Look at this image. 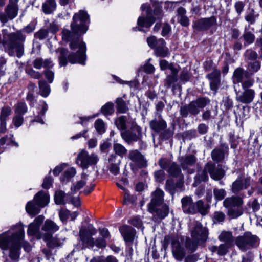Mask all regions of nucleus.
I'll use <instances>...</instances> for the list:
<instances>
[{"label":"nucleus","instance_id":"47","mask_svg":"<svg viewBox=\"0 0 262 262\" xmlns=\"http://www.w3.org/2000/svg\"><path fill=\"white\" fill-rule=\"evenodd\" d=\"M76 173L75 168L70 167L65 171L63 176L61 178L62 181H68L71 178L73 177Z\"/></svg>","mask_w":262,"mask_h":262},{"label":"nucleus","instance_id":"20","mask_svg":"<svg viewBox=\"0 0 262 262\" xmlns=\"http://www.w3.org/2000/svg\"><path fill=\"white\" fill-rule=\"evenodd\" d=\"M255 94V91L252 89L245 90L242 94L237 96L236 98L237 101L239 102L249 104L253 101Z\"/></svg>","mask_w":262,"mask_h":262},{"label":"nucleus","instance_id":"38","mask_svg":"<svg viewBox=\"0 0 262 262\" xmlns=\"http://www.w3.org/2000/svg\"><path fill=\"white\" fill-rule=\"evenodd\" d=\"M228 208L227 214L231 219H236L241 216L243 213L242 206Z\"/></svg>","mask_w":262,"mask_h":262},{"label":"nucleus","instance_id":"61","mask_svg":"<svg viewBox=\"0 0 262 262\" xmlns=\"http://www.w3.org/2000/svg\"><path fill=\"white\" fill-rule=\"evenodd\" d=\"M155 178L156 181L161 182L165 179V172L163 170H159L155 172Z\"/></svg>","mask_w":262,"mask_h":262},{"label":"nucleus","instance_id":"17","mask_svg":"<svg viewBox=\"0 0 262 262\" xmlns=\"http://www.w3.org/2000/svg\"><path fill=\"white\" fill-rule=\"evenodd\" d=\"M119 231L126 243H130L135 238V230L132 227L124 225L121 227Z\"/></svg>","mask_w":262,"mask_h":262},{"label":"nucleus","instance_id":"40","mask_svg":"<svg viewBox=\"0 0 262 262\" xmlns=\"http://www.w3.org/2000/svg\"><path fill=\"white\" fill-rule=\"evenodd\" d=\"M39 88L40 95L44 97H47L50 93V86L45 81H39Z\"/></svg>","mask_w":262,"mask_h":262},{"label":"nucleus","instance_id":"58","mask_svg":"<svg viewBox=\"0 0 262 262\" xmlns=\"http://www.w3.org/2000/svg\"><path fill=\"white\" fill-rule=\"evenodd\" d=\"M225 218V214L221 211L215 212L213 214V220L214 222H223Z\"/></svg>","mask_w":262,"mask_h":262},{"label":"nucleus","instance_id":"37","mask_svg":"<svg viewBox=\"0 0 262 262\" xmlns=\"http://www.w3.org/2000/svg\"><path fill=\"white\" fill-rule=\"evenodd\" d=\"M67 194L62 190H58L55 192L54 195L55 202L57 205L65 204Z\"/></svg>","mask_w":262,"mask_h":262},{"label":"nucleus","instance_id":"34","mask_svg":"<svg viewBox=\"0 0 262 262\" xmlns=\"http://www.w3.org/2000/svg\"><path fill=\"white\" fill-rule=\"evenodd\" d=\"M218 239L220 241L226 244H230L233 241V236L232 232L223 231L219 235Z\"/></svg>","mask_w":262,"mask_h":262},{"label":"nucleus","instance_id":"19","mask_svg":"<svg viewBox=\"0 0 262 262\" xmlns=\"http://www.w3.org/2000/svg\"><path fill=\"white\" fill-rule=\"evenodd\" d=\"M249 185L250 179L249 178L238 177L232 185V191L234 193H237L239 191L246 189Z\"/></svg>","mask_w":262,"mask_h":262},{"label":"nucleus","instance_id":"55","mask_svg":"<svg viewBox=\"0 0 262 262\" xmlns=\"http://www.w3.org/2000/svg\"><path fill=\"white\" fill-rule=\"evenodd\" d=\"M24 118L21 115H15L12 120V124L16 128H18L23 123Z\"/></svg>","mask_w":262,"mask_h":262},{"label":"nucleus","instance_id":"44","mask_svg":"<svg viewBox=\"0 0 262 262\" xmlns=\"http://www.w3.org/2000/svg\"><path fill=\"white\" fill-rule=\"evenodd\" d=\"M20 247H10L9 256L14 261H17L20 254Z\"/></svg>","mask_w":262,"mask_h":262},{"label":"nucleus","instance_id":"51","mask_svg":"<svg viewBox=\"0 0 262 262\" xmlns=\"http://www.w3.org/2000/svg\"><path fill=\"white\" fill-rule=\"evenodd\" d=\"M95 127L100 134H103L105 132V124L102 120L97 119L95 123Z\"/></svg>","mask_w":262,"mask_h":262},{"label":"nucleus","instance_id":"12","mask_svg":"<svg viewBox=\"0 0 262 262\" xmlns=\"http://www.w3.org/2000/svg\"><path fill=\"white\" fill-rule=\"evenodd\" d=\"M185 240L186 246H189L190 243L188 241L189 239L178 235H167L165 237L163 241L164 246H180L183 244V242Z\"/></svg>","mask_w":262,"mask_h":262},{"label":"nucleus","instance_id":"46","mask_svg":"<svg viewBox=\"0 0 262 262\" xmlns=\"http://www.w3.org/2000/svg\"><path fill=\"white\" fill-rule=\"evenodd\" d=\"M126 118L124 116H120L115 120V124L117 127L120 130H125Z\"/></svg>","mask_w":262,"mask_h":262},{"label":"nucleus","instance_id":"59","mask_svg":"<svg viewBox=\"0 0 262 262\" xmlns=\"http://www.w3.org/2000/svg\"><path fill=\"white\" fill-rule=\"evenodd\" d=\"M165 188L171 194H173L175 188L174 181L172 179L167 180L166 183Z\"/></svg>","mask_w":262,"mask_h":262},{"label":"nucleus","instance_id":"42","mask_svg":"<svg viewBox=\"0 0 262 262\" xmlns=\"http://www.w3.org/2000/svg\"><path fill=\"white\" fill-rule=\"evenodd\" d=\"M196 206V210L197 209L198 211L202 215H205L208 213L209 206L207 204H205L202 200L197 201Z\"/></svg>","mask_w":262,"mask_h":262},{"label":"nucleus","instance_id":"52","mask_svg":"<svg viewBox=\"0 0 262 262\" xmlns=\"http://www.w3.org/2000/svg\"><path fill=\"white\" fill-rule=\"evenodd\" d=\"M242 87L244 90H249V88L253 86L254 83V80L253 78L249 77L248 78H246L242 82Z\"/></svg>","mask_w":262,"mask_h":262},{"label":"nucleus","instance_id":"7","mask_svg":"<svg viewBox=\"0 0 262 262\" xmlns=\"http://www.w3.org/2000/svg\"><path fill=\"white\" fill-rule=\"evenodd\" d=\"M121 136L126 142L128 144H131L141 139L142 136V129L136 123L133 121L130 129L122 132Z\"/></svg>","mask_w":262,"mask_h":262},{"label":"nucleus","instance_id":"18","mask_svg":"<svg viewBox=\"0 0 262 262\" xmlns=\"http://www.w3.org/2000/svg\"><path fill=\"white\" fill-rule=\"evenodd\" d=\"M236 242L237 244L250 245H258L259 243L258 237L250 232H246L243 236H239Z\"/></svg>","mask_w":262,"mask_h":262},{"label":"nucleus","instance_id":"33","mask_svg":"<svg viewBox=\"0 0 262 262\" xmlns=\"http://www.w3.org/2000/svg\"><path fill=\"white\" fill-rule=\"evenodd\" d=\"M39 208L36 203L34 204L33 201H29L26 206V210L28 213L34 216L39 213Z\"/></svg>","mask_w":262,"mask_h":262},{"label":"nucleus","instance_id":"45","mask_svg":"<svg viewBox=\"0 0 262 262\" xmlns=\"http://www.w3.org/2000/svg\"><path fill=\"white\" fill-rule=\"evenodd\" d=\"M13 135H11L10 137H8V136H6L1 138L0 139V144L1 145H9L11 144H12L14 146L16 147H18L19 145L18 143L15 142L13 140Z\"/></svg>","mask_w":262,"mask_h":262},{"label":"nucleus","instance_id":"10","mask_svg":"<svg viewBox=\"0 0 262 262\" xmlns=\"http://www.w3.org/2000/svg\"><path fill=\"white\" fill-rule=\"evenodd\" d=\"M59 226L53 221L50 220H47L42 227V231L47 233L43 234L42 236H38V238H42L43 241L47 242L48 245L52 238V234L59 230Z\"/></svg>","mask_w":262,"mask_h":262},{"label":"nucleus","instance_id":"6","mask_svg":"<svg viewBox=\"0 0 262 262\" xmlns=\"http://www.w3.org/2000/svg\"><path fill=\"white\" fill-rule=\"evenodd\" d=\"M99 160L98 155L95 153L91 155L84 150H82L77 155L76 163L82 169H86L89 166L96 165Z\"/></svg>","mask_w":262,"mask_h":262},{"label":"nucleus","instance_id":"3","mask_svg":"<svg viewBox=\"0 0 262 262\" xmlns=\"http://www.w3.org/2000/svg\"><path fill=\"white\" fill-rule=\"evenodd\" d=\"M164 193L160 189L157 188L151 193V201L148 205V210L153 215L155 220H162L168 215L169 208L166 204L161 208L157 207L162 204Z\"/></svg>","mask_w":262,"mask_h":262},{"label":"nucleus","instance_id":"23","mask_svg":"<svg viewBox=\"0 0 262 262\" xmlns=\"http://www.w3.org/2000/svg\"><path fill=\"white\" fill-rule=\"evenodd\" d=\"M243 204L242 198L237 196L228 197L223 202V206L226 208L242 207Z\"/></svg>","mask_w":262,"mask_h":262},{"label":"nucleus","instance_id":"25","mask_svg":"<svg viewBox=\"0 0 262 262\" xmlns=\"http://www.w3.org/2000/svg\"><path fill=\"white\" fill-rule=\"evenodd\" d=\"M249 73L244 70V69L238 68L235 70L233 76V83H239L242 82L246 78H248L250 77Z\"/></svg>","mask_w":262,"mask_h":262},{"label":"nucleus","instance_id":"60","mask_svg":"<svg viewBox=\"0 0 262 262\" xmlns=\"http://www.w3.org/2000/svg\"><path fill=\"white\" fill-rule=\"evenodd\" d=\"M160 67L162 70H165L169 69L171 71V68H176L172 63H169L166 60H161L160 61Z\"/></svg>","mask_w":262,"mask_h":262},{"label":"nucleus","instance_id":"29","mask_svg":"<svg viewBox=\"0 0 262 262\" xmlns=\"http://www.w3.org/2000/svg\"><path fill=\"white\" fill-rule=\"evenodd\" d=\"M110 163V171L114 175H117L119 172L120 160L117 159L116 156L111 155L108 159Z\"/></svg>","mask_w":262,"mask_h":262},{"label":"nucleus","instance_id":"27","mask_svg":"<svg viewBox=\"0 0 262 262\" xmlns=\"http://www.w3.org/2000/svg\"><path fill=\"white\" fill-rule=\"evenodd\" d=\"M223 148H215L212 151L211 157L213 161L219 162L224 159L225 154L228 150V147L227 146H223Z\"/></svg>","mask_w":262,"mask_h":262},{"label":"nucleus","instance_id":"50","mask_svg":"<svg viewBox=\"0 0 262 262\" xmlns=\"http://www.w3.org/2000/svg\"><path fill=\"white\" fill-rule=\"evenodd\" d=\"M114 111V104L111 102L107 103L101 108V112L105 115L112 114Z\"/></svg>","mask_w":262,"mask_h":262},{"label":"nucleus","instance_id":"39","mask_svg":"<svg viewBox=\"0 0 262 262\" xmlns=\"http://www.w3.org/2000/svg\"><path fill=\"white\" fill-rule=\"evenodd\" d=\"M117 109L120 113H125L128 110L127 104L121 98H118L116 100Z\"/></svg>","mask_w":262,"mask_h":262},{"label":"nucleus","instance_id":"15","mask_svg":"<svg viewBox=\"0 0 262 262\" xmlns=\"http://www.w3.org/2000/svg\"><path fill=\"white\" fill-rule=\"evenodd\" d=\"M216 19L214 17L199 19L194 23L193 28L198 31L205 30L214 25Z\"/></svg>","mask_w":262,"mask_h":262},{"label":"nucleus","instance_id":"11","mask_svg":"<svg viewBox=\"0 0 262 262\" xmlns=\"http://www.w3.org/2000/svg\"><path fill=\"white\" fill-rule=\"evenodd\" d=\"M191 236L194 242L203 243L208 237V231L206 228L203 227L200 223H196L193 229L191 231Z\"/></svg>","mask_w":262,"mask_h":262},{"label":"nucleus","instance_id":"1","mask_svg":"<svg viewBox=\"0 0 262 262\" xmlns=\"http://www.w3.org/2000/svg\"><path fill=\"white\" fill-rule=\"evenodd\" d=\"M89 24V16L86 12L83 10H80L73 17V21L70 25L72 32L68 29L63 30V39L71 41L70 49L76 51V52L72 53L68 56V50L64 48L60 49L59 60L61 66H65L67 64V60L72 64H85L86 46L80 36L86 33Z\"/></svg>","mask_w":262,"mask_h":262},{"label":"nucleus","instance_id":"22","mask_svg":"<svg viewBox=\"0 0 262 262\" xmlns=\"http://www.w3.org/2000/svg\"><path fill=\"white\" fill-rule=\"evenodd\" d=\"M182 207L183 211L188 213H195L196 208L193 203L192 199L190 196H185L182 199Z\"/></svg>","mask_w":262,"mask_h":262},{"label":"nucleus","instance_id":"16","mask_svg":"<svg viewBox=\"0 0 262 262\" xmlns=\"http://www.w3.org/2000/svg\"><path fill=\"white\" fill-rule=\"evenodd\" d=\"M44 216L39 215L35 218L34 221L29 225L27 231V233L29 236L36 235L37 239H39L38 238V236H42L43 235L37 234V233L39 230L40 226L42 224Z\"/></svg>","mask_w":262,"mask_h":262},{"label":"nucleus","instance_id":"41","mask_svg":"<svg viewBox=\"0 0 262 262\" xmlns=\"http://www.w3.org/2000/svg\"><path fill=\"white\" fill-rule=\"evenodd\" d=\"M28 110L27 105L24 102H19L14 106L15 115L23 116Z\"/></svg>","mask_w":262,"mask_h":262},{"label":"nucleus","instance_id":"35","mask_svg":"<svg viewBox=\"0 0 262 262\" xmlns=\"http://www.w3.org/2000/svg\"><path fill=\"white\" fill-rule=\"evenodd\" d=\"M196 162V158L193 155H188L185 158H182L181 166L183 169H187L188 166H192Z\"/></svg>","mask_w":262,"mask_h":262},{"label":"nucleus","instance_id":"13","mask_svg":"<svg viewBox=\"0 0 262 262\" xmlns=\"http://www.w3.org/2000/svg\"><path fill=\"white\" fill-rule=\"evenodd\" d=\"M205 170L208 171L211 178L219 181L222 179L225 176V171L222 168L216 169L215 165L212 163H207L205 165Z\"/></svg>","mask_w":262,"mask_h":262},{"label":"nucleus","instance_id":"36","mask_svg":"<svg viewBox=\"0 0 262 262\" xmlns=\"http://www.w3.org/2000/svg\"><path fill=\"white\" fill-rule=\"evenodd\" d=\"M41 107L40 108H38L39 111L38 112V115L35 116V119L33 121H36L40 123L43 124L44 122L41 117L44 116L46 112H47L48 110V105L45 102L43 101L41 103Z\"/></svg>","mask_w":262,"mask_h":262},{"label":"nucleus","instance_id":"30","mask_svg":"<svg viewBox=\"0 0 262 262\" xmlns=\"http://www.w3.org/2000/svg\"><path fill=\"white\" fill-rule=\"evenodd\" d=\"M179 70L177 68H171V75L167 76L165 80V85L167 88L174 87L175 83L178 80L177 74Z\"/></svg>","mask_w":262,"mask_h":262},{"label":"nucleus","instance_id":"4","mask_svg":"<svg viewBox=\"0 0 262 262\" xmlns=\"http://www.w3.org/2000/svg\"><path fill=\"white\" fill-rule=\"evenodd\" d=\"M15 228V233L9 230L0 234V246H26L24 241L25 234L22 225L18 224Z\"/></svg>","mask_w":262,"mask_h":262},{"label":"nucleus","instance_id":"28","mask_svg":"<svg viewBox=\"0 0 262 262\" xmlns=\"http://www.w3.org/2000/svg\"><path fill=\"white\" fill-rule=\"evenodd\" d=\"M88 183L87 176L84 173L82 174L81 179L72 185L71 187V194L77 193L81 188Z\"/></svg>","mask_w":262,"mask_h":262},{"label":"nucleus","instance_id":"9","mask_svg":"<svg viewBox=\"0 0 262 262\" xmlns=\"http://www.w3.org/2000/svg\"><path fill=\"white\" fill-rule=\"evenodd\" d=\"M142 11L146 10V17L140 16L138 18L137 25L138 30L140 31L146 32L143 28L149 29L155 22L156 18L152 17L150 14L148 5L144 4L141 7Z\"/></svg>","mask_w":262,"mask_h":262},{"label":"nucleus","instance_id":"21","mask_svg":"<svg viewBox=\"0 0 262 262\" xmlns=\"http://www.w3.org/2000/svg\"><path fill=\"white\" fill-rule=\"evenodd\" d=\"M149 127L151 130L156 132H160L166 128L167 124L160 116L150 121Z\"/></svg>","mask_w":262,"mask_h":262},{"label":"nucleus","instance_id":"62","mask_svg":"<svg viewBox=\"0 0 262 262\" xmlns=\"http://www.w3.org/2000/svg\"><path fill=\"white\" fill-rule=\"evenodd\" d=\"M45 59L41 58H37L33 61V66L35 68L40 69L41 68H44Z\"/></svg>","mask_w":262,"mask_h":262},{"label":"nucleus","instance_id":"49","mask_svg":"<svg viewBox=\"0 0 262 262\" xmlns=\"http://www.w3.org/2000/svg\"><path fill=\"white\" fill-rule=\"evenodd\" d=\"M113 149L114 152L121 157H123L127 152V149L122 145L119 143H115Z\"/></svg>","mask_w":262,"mask_h":262},{"label":"nucleus","instance_id":"2","mask_svg":"<svg viewBox=\"0 0 262 262\" xmlns=\"http://www.w3.org/2000/svg\"><path fill=\"white\" fill-rule=\"evenodd\" d=\"M99 236L97 238L93 237L97 233V230L92 225L87 227L83 226L79 230V236L83 244L90 246H105L111 235L106 228L99 229Z\"/></svg>","mask_w":262,"mask_h":262},{"label":"nucleus","instance_id":"53","mask_svg":"<svg viewBox=\"0 0 262 262\" xmlns=\"http://www.w3.org/2000/svg\"><path fill=\"white\" fill-rule=\"evenodd\" d=\"M213 193L215 198L217 200H222L225 196L226 193L223 189L215 188L213 190Z\"/></svg>","mask_w":262,"mask_h":262},{"label":"nucleus","instance_id":"8","mask_svg":"<svg viewBox=\"0 0 262 262\" xmlns=\"http://www.w3.org/2000/svg\"><path fill=\"white\" fill-rule=\"evenodd\" d=\"M19 0H9V3L6 7L4 12L0 13V20L5 24L10 20L15 18L19 10Z\"/></svg>","mask_w":262,"mask_h":262},{"label":"nucleus","instance_id":"31","mask_svg":"<svg viewBox=\"0 0 262 262\" xmlns=\"http://www.w3.org/2000/svg\"><path fill=\"white\" fill-rule=\"evenodd\" d=\"M56 8L55 0H47L42 6L43 12L46 14H50L54 12Z\"/></svg>","mask_w":262,"mask_h":262},{"label":"nucleus","instance_id":"14","mask_svg":"<svg viewBox=\"0 0 262 262\" xmlns=\"http://www.w3.org/2000/svg\"><path fill=\"white\" fill-rule=\"evenodd\" d=\"M129 159L137 166L140 167H145L147 165V161L138 150H132L129 151L128 154Z\"/></svg>","mask_w":262,"mask_h":262},{"label":"nucleus","instance_id":"5","mask_svg":"<svg viewBox=\"0 0 262 262\" xmlns=\"http://www.w3.org/2000/svg\"><path fill=\"white\" fill-rule=\"evenodd\" d=\"M210 103V100L207 98H198L194 101L191 102L188 105L181 107L180 113L183 117H186L189 114L193 115L198 114L200 109L204 108Z\"/></svg>","mask_w":262,"mask_h":262},{"label":"nucleus","instance_id":"54","mask_svg":"<svg viewBox=\"0 0 262 262\" xmlns=\"http://www.w3.org/2000/svg\"><path fill=\"white\" fill-rule=\"evenodd\" d=\"M56 251L54 247H46L42 249V252L48 259H49L51 256L54 255Z\"/></svg>","mask_w":262,"mask_h":262},{"label":"nucleus","instance_id":"43","mask_svg":"<svg viewBox=\"0 0 262 262\" xmlns=\"http://www.w3.org/2000/svg\"><path fill=\"white\" fill-rule=\"evenodd\" d=\"M90 262H118V261L113 256H108L106 257L101 256L93 257L91 259Z\"/></svg>","mask_w":262,"mask_h":262},{"label":"nucleus","instance_id":"57","mask_svg":"<svg viewBox=\"0 0 262 262\" xmlns=\"http://www.w3.org/2000/svg\"><path fill=\"white\" fill-rule=\"evenodd\" d=\"M11 110L9 107L2 108L0 115V120L6 121V118L10 115Z\"/></svg>","mask_w":262,"mask_h":262},{"label":"nucleus","instance_id":"32","mask_svg":"<svg viewBox=\"0 0 262 262\" xmlns=\"http://www.w3.org/2000/svg\"><path fill=\"white\" fill-rule=\"evenodd\" d=\"M172 247V252L174 258L178 260H182L186 255L184 247Z\"/></svg>","mask_w":262,"mask_h":262},{"label":"nucleus","instance_id":"64","mask_svg":"<svg viewBox=\"0 0 262 262\" xmlns=\"http://www.w3.org/2000/svg\"><path fill=\"white\" fill-rule=\"evenodd\" d=\"M171 164V163L167 159H161L159 161L160 166L164 169H168Z\"/></svg>","mask_w":262,"mask_h":262},{"label":"nucleus","instance_id":"56","mask_svg":"<svg viewBox=\"0 0 262 262\" xmlns=\"http://www.w3.org/2000/svg\"><path fill=\"white\" fill-rule=\"evenodd\" d=\"M243 37L245 41V43L247 45L253 43L255 39L254 34L250 32H245L243 35Z\"/></svg>","mask_w":262,"mask_h":262},{"label":"nucleus","instance_id":"63","mask_svg":"<svg viewBox=\"0 0 262 262\" xmlns=\"http://www.w3.org/2000/svg\"><path fill=\"white\" fill-rule=\"evenodd\" d=\"M207 173H208V172L205 170V166L203 171L199 173L196 178L201 181H206L208 179Z\"/></svg>","mask_w":262,"mask_h":262},{"label":"nucleus","instance_id":"48","mask_svg":"<svg viewBox=\"0 0 262 262\" xmlns=\"http://www.w3.org/2000/svg\"><path fill=\"white\" fill-rule=\"evenodd\" d=\"M167 170L173 177H178L181 174V169L175 163H171Z\"/></svg>","mask_w":262,"mask_h":262},{"label":"nucleus","instance_id":"26","mask_svg":"<svg viewBox=\"0 0 262 262\" xmlns=\"http://www.w3.org/2000/svg\"><path fill=\"white\" fill-rule=\"evenodd\" d=\"M155 54L157 56L166 57L169 54L168 50L165 47V42L163 39H159L157 42Z\"/></svg>","mask_w":262,"mask_h":262},{"label":"nucleus","instance_id":"24","mask_svg":"<svg viewBox=\"0 0 262 262\" xmlns=\"http://www.w3.org/2000/svg\"><path fill=\"white\" fill-rule=\"evenodd\" d=\"M34 201L40 207H43L49 203V196L47 193L40 191L34 197Z\"/></svg>","mask_w":262,"mask_h":262}]
</instances>
